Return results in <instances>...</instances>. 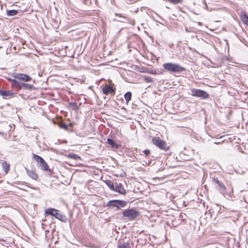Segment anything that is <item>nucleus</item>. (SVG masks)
<instances>
[{
	"mask_svg": "<svg viewBox=\"0 0 248 248\" xmlns=\"http://www.w3.org/2000/svg\"><path fill=\"white\" fill-rule=\"evenodd\" d=\"M59 126L65 130L68 129V125L63 122H60L59 124Z\"/></svg>",
	"mask_w": 248,
	"mask_h": 248,
	"instance_id": "obj_24",
	"label": "nucleus"
},
{
	"mask_svg": "<svg viewBox=\"0 0 248 248\" xmlns=\"http://www.w3.org/2000/svg\"><path fill=\"white\" fill-rule=\"evenodd\" d=\"M104 182L111 190L113 191L114 189V184L110 180H105Z\"/></svg>",
	"mask_w": 248,
	"mask_h": 248,
	"instance_id": "obj_18",
	"label": "nucleus"
},
{
	"mask_svg": "<svg viewBox=\"0 0 248 248\" xmlns=\"http://www.w3.org/2000/svg\"><path fill=\"white\" fill-rule=\"evenodd\" d=\"M8 80L11 82V84L13 83V81L16 80V79H12L10 78H9Z\"/></svg>",
	"mask_w": 248,
	"mask_h": 248,
	"instance_id": "obj_31",
	"label": "nucleus"
},
{
	"mask_svg": "<svg viewBox=\"0 0 248 248\" xmlns=\"http://www.w3.org/2000/svg\"><path fill=\"white\" fill-rule=\"evenodd\" d=\"M103 93L105 95L109 93L114 94L115 93V89L113 88L111 85L106 84L102 89Z\"/></svg>",
	"mask_w": 248,
	"mask_h": 248,
	"instance_id": "obj_11",
	"label": "nucleus"
},
{
	"mask_svg": "<svg viewBox=\"0 0 248 248\" xmlns=\"http://www.w3.org/2000/svg\"><path fill=\"white\" fill-rule=\"evenodd\" d=\"M144 80L148 83H151L153 81L152 78L151 77H145Z\"/></svg>",
	"mask_w": 248,
	"mask_h": 248,
	"instance_id": "obj_27",
	"label": "nucleus"
},
{
	"mask_svg": "<svg viewBox=\"0 0 248 248\" xmlns=\"http://www.w3.org/2000/svg\"><path fill=\"white\" fill-rule=\"evenodd\" d=\"M17 10H10L7 11V16H12L16 15L17 14Z\"/></svg>",
	"mask_w": 248,
	"mask_h": 248,
	"instance_id": "obj_22",
	"label": "nucleus"
},
{
	"mask_svg": "<svg viewBox=\"0 0 248 248\" xmlns=\"http://www.w3.org/2000/svg\"><path fill=\"white\" fill-rule=\"evenodd\" d=\"M68 156L70 158L75 160H78L80 158V157L76 154H70Z\"/></svg>",
	"mask_w": 248,
	"mask_h": 248,
	"instance_id": "obj_25",
	"label": "nucleus"
},
{
	"mask_svg": "<svg viewBox=\"0 0 248 248\" xmlns=\"http://www.w3.org/2000/svg\"><path fill=\"white\" fill-rule=\"evenodd\" d=\"M191 93L192 96L200 97L203 99H207L209 96V94L206 92L200 89H193L191 90Z\"/></svg>",
	"mask_w": 248,
	"mask_h": 248,
	"instance_id": "obj_7",
	"label": "nucleus"
},
{
	"mask_svg": "<svg viewBox=\"0 0 248 248\" xmlns=\"http://www.w3.org/2000/svg\"><path fill=\"white\" fill-rule=\"evenodd\" d=\"M240 17L243 23L248 26V15L247 13L245 11H241Z\"/></svg>",
	"mask_w": 248,
	"mask_h": 248,
	"instance_id": "obj_14",
	"label": "nucleus"
},
{
	"mask_svg": "<svg viewBox=\"0 0 248 248\" xmlns=\"http://www.w3.org/2000/svg\"><path fill=\"white\" fill-rule=\"evenodd\" d=\"M143 153L146 155H148L150 154V151L148 149L144 150Z\"/></svg>",
	"mask_w": 248,
	"mask_h": 248,
	"instance_id": "obj_29",
	"label": "nucleus"
},
{
	"mask_svg": "<svg viewBox=\"0 0 248 248\" xmlns=\"http://www.w3.org/2000/svg\"><path fill=\"white\" fill-rule=\"evenodd\" d=\"M14 78L25 82L30 81L31 80V77L29 76L22 73H16L14 75Z\"/></svg>",
	"mask_w": 248,
	"mask_h": 248,
	"instance_id": "obj_9",
	"label": "nucleus"
},
{
	"mask_svg": "<svg viewBox=\"0 0 248 248\" xmlns=\"http://www.w3.org/2000/svg\"><path fill=\"white\" fill-rule=\"evenodd\" d=\"M33 158L38 163L40 168L42 170H50L47 164L41 156L33 154Z\"/></svg>",
	"mask_w": 248,
	"mask_h": 248,
	"instance_id": "obj_5",
	"label": "nucleus"
},
{
	"mask_svg": "<svg viewBox=\"0 0 248 248\" xmlns=\"http://www.w3.org/2000/svg\"><path fill=\"white\" fill-rule=\"evenodd\" d=\"M118 248H130V246L128 242H124L119 243L118 245Z\"/></svg>",
	"mask_w": 248,
	"mask_h": 248,
	"instance_id": "obj_20",
	"label": "nucleus"
},
{
	"mask_svg": "<svg viewBox=\"0 0 248 248\" xmlns=\"http://www.w3.org/2000/svg\"><path fill=\"white\" fill-rule=\"evenodd\" d=\"M0 95L4 98L7 99L15 96V93L10 90H3L0 89Z\"/></svg>",
	"mask_w": 248,
	"mask_h": 248,
	"instance_id": "obj_12",
	"label": "nucleus"
},
{
	"mask_svg": "<svg viewBox=\"0 0 248 248\" xmlns=\"http://www.w3.org/2000/svg\"><path fill=\"white\" fill-rule=\"evenodd\" d=\"M26 170V172L28 174V175L31 178V179L34 180H37L38 178V174L36 173V172L35 171V170H29L27 168H26L25 169Z\"/></svg>",
	"mask_w": 248,
	"mask_h": 248,
	"instance_id": "obj_13",
	"label": "nucleus"
},
{
	"mask_svg": "<svg viewBox=\"0 0 248 248\" xmlns=\"http://www.w3.org/2000/svg\"><path fill=\"white\" fill-rule=\"evenodd\" d=\"M22 83L16 80L13 81V83L11 84V87L13 89H16L17 90H19L22 89Z\"/></svg>",
	"mask_w": 248,
	"mask_h": 248,
	"instance_id": "obj_15",
	"label": "nucleus"
},
{
	"mask_svg": "<svg viewBox=\"0 0 248 248\" xmlns=\"http://www.w3.org/2000/svg\"><path fill=\"white\" fill-rule=\"evenodd\" d=\"M32 85L22 83V89H23L24 90H31L32 88Z\"/></svg>",
	"mask_w": 248,
	"mask_h": 248,
	"instance_id": "obj_21",
	"label": "nucleus"
},
{
	"mask_svg": "<svg viewBox=\"0 0 248 248\" xmlns=\"http://www.w3.org/2000/svg\"><path fill=\"white\" fill-rule=\"evenodd\" d=\"M2 167L3 170L6 173H7L10 170V165L8 164L6 161L1 160Z\"/></svg>",
	"mask_w": 248,
	"mask_h": 248,
	"instance_id": "obj_16",
	"label": "nucleus"
},
{
	"mask_svg": "<svg viewBox=\"0 0 248 248\" xmlns=\"http://www.w3.org/2000/svg\"><path fill=\"white\" fill-rule=\"evenodd\" d=\"M69 105L71 107L76 108L77 107V104L76 102H70Z\"/></svg>",
	"mask_w": 248,
	"mask_h": 248,
	"instance_id": "obj_28",
	"label": "nucleus"
},
{
	"mask_svg": "<svg viewBox=\"0 0 248 248\" xmlns=\"http://www.w3.org/2000/svg\"><path fill=\"white\" fill-rule=\"evenodd\" d=\"M152 142L154 145L161 150L167 151L169 149V147L167 143L161 140L159 138L154 137L152 139Z\"/></svg>",
	"mask_w": 248,
	"mask_h": 248,
	"instance_id": "obj_4",
	"label": "nucleus"
},
{
	"mask_svg": "<svg viewBox=\"0 0 248 248\" xmlns=\"http://www.w3.org/2000/svg\"><path fill=\"white\" fill-rule=\"evenodd\" d=\"M107 141L112 148L118 149L119 147V145L111 139H108Z\"/></svg>",
	"mask_w": 248,
	"mask_h": 248,
	"instance_id": "obj_17",
	"label": "nucleus"
},
{
	"mask_svg": "<svg viewBox=\"0 0 248 248\" xmlns=\"http://www.w3.org/2000/svg\"><path fill=\"white\" fill-rule=\"evenodd\" d=\"M127 202H126L123 200H114L109 201L108 204L107 206H112L113 207H115L116 210H118L120 209V207H124L126 205Z\"/></svg>",
	"mask_w": 248,
	"mask_h": 248,
	"instance_id": "obj_6",
	"label": "nucleus"
},
{
	"mask_svg": "<svg viewBox=\"0 0 248 248\" xmlns=\"http://www.w3.org/2000/svg\"><path fill=\"white\" fill-rule=\"evenodd\" d=\"M114 188V189L113 190V191L118 192L122 195H124L126 194V190L121 183L117 182L115 183Z\"/></svg>",
	"mask_w": 248,
	"mask_h": 248,
	"instance_id": "obj_10",
	"label": "nucleus"
},
{
	"mask_svg": "<svg viewBox=\"0 0 248 248\" xmlns=\"http://www.w3.org/2000/svg\"><path fill=\"white\" fill-rule=\"evenodd\" d=\"M212 181L217 185L218 190L220 193L223 194L225 193L226 191V186L222 182H220L217 178L215 177L212 178Z\"/></svg>",
	"mask_w": 248,
	"mask_h": 248,
	"instance_id": "obj_8",
	"label": "nucleus"
},
{
	"mask_svg": "<svg viewBox=\"0 0 248 248\" xmlns=\"http://www.w3.org/2000/svg\"><path fill=\"white\" fill-rule=\"evenodd\" d=\"M114 20H117L119 22H125L127 21H128V19L127 20H124V19H123L122 18H120V19L119 20L114 19Z\"/></svg>",
	"mask_w": 248,
	"mask_h": 248,
	"instance_id": "obj_30",
	"label": "nucleus"
},
{
	"mask_svg": "<svg viewBox=\"0 0 248 248\" xmlns=\"http://www.w3.org/2000/svg\"><path fill=\"white\" fill-rule=\"evenodd\" d=\"M140 213L134 209L131 208L124 210L123 212V216L129 220H134L139 217Z\"/></svg>",
	"mask_w": 248,
	"mask_h": 248,
	"instance_id": "obj_3",
	"label": "nucleus"
},
{
	"mask_svg": "<svg viewBox=\"0 0 248 248\" xmlns=\"http://www.w3.org/2000/svg\"><path fill=\"white\" fill-rule=\"evenodd\" d=\"M45 214L54 217L64 222L67 220V217L62 214L60 211L54 208H50L46 209Z\"/></svg>",
	"mask_w": 248,
	"mask_h": 248,
	"instance_id": "obj_2",
	"label": "nucleus"
},
{
	"mask_svg": "<svg viewBox=\"0 0 248 248\" xmlns=\"http://www.w3.org/2000/svg\"><path fill=\"white\" fill-rule=\"evenodd\" d=\"M132 93L131 92H128L124 95V99L126 100V103L128 104L129 101L131 99Z\"/></svg>",
	"mask_w": 248,
	"mask_h": 248,
	"instance_id": "obj_19",
	"label": "nucleus"
},
{
	"mask_svg": "<svg viewBox=\"0 0 248 248\" xmlns=\"http://www.w3.org/2000/svg\"><path fill=\"white\" fill-rule=\"evenodd\" d=\"M115 16H119L120 18H122L123 19H124V20H127V18L124 16L122 14H117V13H115Z\"/></svg>",
	"mask_w": 248,
	"mask_h": 248,
	"instance_id": "obj_26",
	"label": "nucleus"
},
{
	"mask_svg": "<svg viewBox=\"0 0 248 248\" xmlns=\"http://www.w3.org/2000/svg\"><path fill=\"white\" fill-rule=\"evenodd\" d=\"M173 4H177L178 3H181L182 2V0H165Z\"/></svg>",
	"mask_w": 248,
	"mask_h": 248,
	"instance_id": "obj_23",
	"label": "nucleus"
},
{
	"mask_svg": "<svg viewBox=\"0 0 248 248\" xmlns=\"http://www.w3.org/2000/svg\"><path fill=\"white\" fill-rule=\"evenodd\" d=\"M163 67L165 70L174 73H180L185 70V68L180 65L171 62L164 63Z\"/></svg>",
	"mask_w": 248,
	"mask_h": 248,
	"instance_id": "obj_1",
	"label": "nucleus"
}]
</instances>
